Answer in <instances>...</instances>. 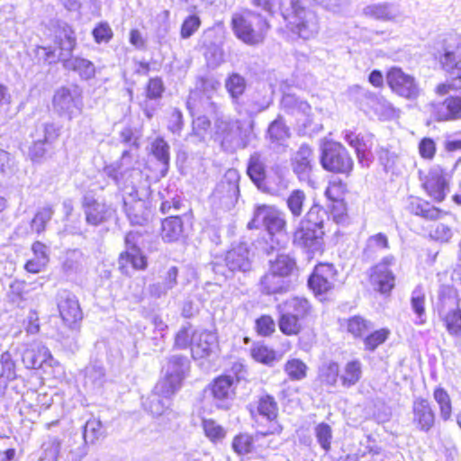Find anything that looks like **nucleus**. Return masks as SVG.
Returning a JSON list of instances; mask_svg holds the SVG:
<instances>
[{
	"label": "nucleus",
	"mask_w": 461,
	"mask_h": 461,
	"mask_svg": "<svg viewBox=\"0 0 461 461\" xmlns=\"http://www.w3.org/2000/svg\"><path fill=\"white\" fill-rule=\"evenodd\" d=\"M267 136L271 142L276 143H281L289 138V128L285 125L282 116H277V118L269 124Z\"/></svg>",
	"instance_id": "obj_51"
},
{
	"label": "nucleus",
	"mask_w": 461,
	"mask_h": 461,
	"mask_svg": "<svg viewBox=\"0 0 461 461\" xmlns=\"http://www.w3.org/2000/svg\"><path fill=\"white\" fill-rule=\"evenodd\" d=\"M217 348V337L213 332H194L192 338V356L194 359L209 357Z\"/></svg>",
	"instance_id": "obj_30"
},
{
	"label": "nucleus",
	"mask_w": 461,
	"mask_h": 461,
	"mask_svg": "<svg viewBox=\"0 0 461 461\" xmlns=\"http://www.w3.org/2000/svg\"><path fill=\"white\" fill-rule=\"evenodd\" d=\"M447 330L452 336L461 334V309L456 307L442 316Z\"/></svg>",
	"instance_id": "obj_54"
},
{
	"label": "nucleus",
	"mask_w": 461,
	"mask_h": 461,
	"mask_svg": "<svg viewBox=\"0 0 461 461\" xmlns=\"http://www.w3.org/2000/svg\"><path fill=\"white\" fill-rule=\"evenodd\" d=\"M71 438L68 444L62 447V441L56 436H49L42 443L43 459L52 461H81L86 454V447L83 445L73 446Z\"/></svg>",
	"instance_id": "obj_11"
},
{
	"label": "nucleus",
	"mask_w": 461,
	"mask_h": 461,
	"mask_svg": "<svg viewBox=\"0 0 461 461\" xmlns=\"http://www.w3.org/2000/svg\"><path fill=\"white\" fill-rule=\"evenodd\" d=\"M187 109L191 114H200L216 118L220 106L212 101V95H202L198 91H191L186 102Z\"/></svg>",
	"instance_id": "obj_29"
},
{
	"label": "nucleus",
	"mask_w": 461,
	"mask_h": 461,
	"mask_svg": "<svg viewBox=\"0 0 461 461\" xmlns=\"http://www.w3.org/2000/svg\"><path fill=\"white\" fill-rule=\"evenodd\" d=\"M420 179L428 195L436 202H442L449 192L448 176L438 167H432L424 176L420 172Z\"/></svg>",
	"instance_id": "obj_16"
},
{
	"label": "nucleus",
	"mask_w": 461,
	"mask_h": 461,
	"mask_svg": "<svg viewBox=\"0 0 461 461\" xmlns=\"http://www.w3.org/2000/svg\"><path fill=\"white\" fill-rule=\"evenodd\" d=\"M293 171L301 181H308L314 164L312 149L308 144H302L291 158Z\"/></svg>",
	"instance_id": "obj_27"
},
{
	"label": "nucleus",
	"mask_w": 461,
	"mask_h": 461,
	"mask_svg": "<svg viewBox=\"0 0 461 461\" xmlns=\"http://www.w3.org/2000/svg\"><path fill=\"white\" fill-rule=\"evenodd\" d=\"M189 366L190 361L186 357L183 355L171 356L164 366L165 377L158 383H165L167 387L176 392L181 387Z\"/></svg>",
	"instance_id": "obj_18"
},
{
	"label": "nucleus",
	"mask_w": 461,
	"mask_h": 461,
	"mask_svg": "<svg viewBox=\"0 0 461 461\" xmlns=\"http://www.w3.org/2000/svg\"><path fill=\"white\" fill-rule=\"evenodd\" d=\"M277 324L280 331L285 336H297L303 328V321L297 319L294 315L286 313L283 311H277Z\"/></svg>",
	"instance_id": "obj_40"
},
{
	"label": "nucleus",
	"mask_w": 461,
	"mask_h": 461,
	"mask_svg": "<svg viewBox=\"0 0 461 461\" xmlns=\"http://www.w3.org/2000/svg\"><path fill=\"white\" fill-rule=\"evenodd\" d=\"M411 310L416 315L414 323L423 325L427 321L425 311V294L420 286H416L411 296Z\"/></svg>",
	"instance_id": "obj_45"
},
{
	"label": "nucleus",
	"mask_w": 461,
	"mask_h": 461,
	"mask_svg": "<svg viewBox=\"0 0 461 461\" xmlns=\"http://www.w3.org/2000/svg\"><path fill=\"white\" fill-rule=\"evenodd\" d=\"M83 253L78 249H73L67 253L63 262V269L67 274L77 273L81 267Z\"/></svg>",
	"instance_id": "obj_64"
},
{
	"label": "nucleus",
	"mask_w": 461,
	"mask_h": 461,
	"mask_svg": "<svg viewBox=\"0 0 461 461\" xmlns=\"http://www.w3.org/2000/svg\"><path fill=\"white\" fill-rule=\"evenodd\" d=\"M258 412L263 418L272 421L276 420L278 413V407L275 398L271 395L260 397L258 402Z\"/></svg>",
	"instance_id": "obj_53"
},
{
	"label": "nucleus",
	"mask_w": 461,
	"mask_h": 461,
	"mask_svg": "<svg viewBox=\"0 0 461 461\" xmlns=\"http://www.w3.org/2000/svg\"><path fill=\"white\" fill-rule=\"evenodd\" d=\"M362 375V364L359 360H352L346 364L343 374L340 375L342 385L350 387L356 384Z\"/></svg>",
	"instance_id": "obj_50"
},
{
	"label": "nucleus",
	"mask_w": 461,
	"mask_h": 461,
	"mask_svg": "<svg viewBox=\"0 0 461 461\" xmlns=\"http://www.w3.org/2000/svg\"><path fill=\"white\" fill-rule=\"evenodd\" d=\"M324 230L304 226L303 223L294 233V243L303 248L308 253L314 254L322 249Z\"/></svg>",
	"instance_id": "obj_21"
},
{
	"label": "nucleus",
	"mask_w": 461,
	"mask_h": 461,
	"mask_svg": "<svg viewBox=\"0 0 461 461\" xmlns=\"http://www.w3.org/2000/svg\"><path fill=\"white\" fill-rule=\"evenodd\" d=\"M286 5L284 20L292 32L304 40L317 35L320 24L315 12L307 8L302 0L287 1Z\"/></svg>",
	"instance_id": "obj_2"
},
{
	"label": "nucleus",
	"mask_w": 461,
	"mask_h": 461,
	"mask_svg": "<svg viewBox=\"0 0 461 461\" xmlns=\"http://www.w3.org/2000/svg\"><path fill=\"white\" fill-rule=\"evenodd\" d=\"M105 437V431L103 427V423L100 420L90 419L83 427L82 438L84 443L78 445H94L98 440L103 439Z\"/></svg>",
	"instance_id": "obj_41"
},
{
	"label": "nucleus",
	"mask_w": 461,
	"mask_h": 461,
	"mask_svg": "<svg viewBox=\"0 0 461 461\" xmlns=\"http://www.w3.org/2000/svg\"><path fill=\"white\" fill-rule=\"evenodd\" d=\"M51 354L47 347L41 343H34L23 354V361L28 368L38 369L43 364L51 360Z\"/></svg>",
	"instance_id": "obj_34"
},
{
	"label": "nucleus",
	"mask_w": 461,
	"mask_h": 461,
	"mask_svg": "<svg viewBox=\"0 0 461 461\" xmlns=\"http://www.w3.org/2000/svg\"><path fill=\"white\" fill-rule=\"evenodd\" d=\"M396 258L393 255L384 257L377 264L370 268V280H376L379 275L386 276L388 277H395L391 267L395 266Z\"/></svg>",
	"instance_id": "obj_52"
},
{
	"label": "nucleus",
	"mask_w": 461,
	"mask_h": 461,
	"mask_svg": "<svg viewBox=\"0 0 461 461\" xmlns=\"http://www.w3.org/2000/svg\"><path fill=\"white\" fill-rule=\"evenodd\" d=\"M286 221L285 214L274 206L261 204L257 205L253 212L251 221L248 222V229L264 228L267 233H285Z\"/></svg>",
	"instance_id": "obj_10"
},
{
	"label": "nucleus",
	"mask_w": 461,
	"mask_h": 461,
	"mask_svg": "<svg viewBox=\"0 0 461 461\" xmlns=\"http://www.w3.org/2000/svg\"><path fill=\"white\" fill-rule=\"evenodd\" d=\"M280 105L282 110L292 115L309 117L312 113V107L308 102L294 94L284 93Z\"/></svg>",
	"instance_id": "obj_36"
},
{
	"label": "nucleus",
	"mask_w": 461,
	"mask_h": 461,
	"mask_svg": "<svg viewBox=\"0 0 461 461\" xmlns=\"http://www.w3.org/2000/svg\"><path fill=\"white\" fill-rule=\"evenodd\" d=\"M81 207L85 214L86 222L94 227L107 222L115 209L104 201H99L91 191L86 192L81 198Z\"/></svg>",
	"instance_id": "obj_15"
},
{
	"label": "nucleus",
	"mask_w": 461,
	"mask_h": 461,
	"mask_svg": "<svg viewBox=\"0 0 461 461\" xmlns=\"http://www.w3.org/2000/svg\"><path fill=\"white\" fill-rule=\"evenodd\" d=\"M321 163L324 169L348 175L354 166L352 158L347 149L339 142L324 144L321 156Z\"/></svg>",
	"instance_id": "obj_9"
},
{
	"label": "nucleus",
	"mask_w": 461,
	"mask_h": 461,
	"mask_svg": "<svg viewBox=\"0 0 461 461\" xmlns=\"http://www.w3.org/2000/svg\"><path fill=\"white\" fill-rule=\"evenodd\" d=\"M374 328L373 323L360 315L348 319L347 330L354 338H364Z\"/></svg>",
	"instance_id": "obj_48"
},
{
	"label": "nucleus",
	"mask_w": 461,
	"mask_h": 461,
	"mask_svg": "<svg viewBox=\"0 0 461 461\" xmlns=\"http://www.w3.org/2000/svg\"><path fill=\"white\" fill-rule=\"evenodd\" d=\"M151 153L160 162L161 173L165 175L168 170L170 161L168 143L163 138H156L151 143Z\"/></svg>",
	"instance_id": "obj_46"
},
{
	"label": "nucleus",
	"mask_w": 461,
	"mask_h": 461,
	"mask_svg": "<svg viewBox=\"0 0 461 461\" xmlns=\"http://www.w3.org/2000/svg\"><path fill=\"white\" fill-rule=\"evenodd\" d=\"M210 391L218 408L228 409L235 393L231 375H221L213 380Z\"/></svg>",
	"instance_id": "obj_25"
},
{
	"label": "nucleus",
	"mask_w": 461,
	"mask_h": 461,
	"mask_svg": "<svg viewBox=\"0 0 461 461\" xmlns=\"http://www.w3.org/2000/svg\"><path fill=\"white\" fill-rule=\"evenodd\" d=\"M412 424L422 432H429L435 424V412L428 400L419 397L412 402Z\"/></svg>",
	"instance_id": "obj_24"
},
{
	"label": "nucleus",
	"mask_w": 461,
	"mask_h": 461,
	"mask_svg": "<svg viewBox=\"0 0 461 461\" xmlns=\"http://www.w3.org/2000/svg\"><path fill=\"white\" fill-rule=\"evenodd\" d=\"M327 219H329L327 211L318 204H313L300 223L311 228L323 230Z\"/></svg>",
	"instance_id": "obj_47"
},
{
	"label": "nucleus",
	"mask_w": 461,
	"mask_h": 461,
	"mask_svg": "<svg viewBox=\"0 0 461 461\" xmlns=\"http://www.w3.org/2000/svg\"><path fill=\"white\" fill-rule=\"evenodd\" d=\"M247 175L252 183L263 193L274 194L278 190L267 182V157L260 151H254L247 162Z\"/></svg>",
	"instance_id": "obj_17"
},
{
	"label": "nucleus",
	"mask_w": 461,
	"mask_h": 461,
	"mask_svg": "<svg viewBox=\"0 0 461 461\" xmlns=\"http://www.w3.org/2000/svg\"><path fill=\"white\" fill-rule=\"evenodd\" d=\"M269 270L288 278L296 270L295 259L287 254H277L276 259L269 260Z\"/></svg>",
	"instance_id": "obj_44"
},
{
	"label": "nucleus",
	"mask_w": 461,
	"mask_h": 461,
	"mask_svg": "<svg viewBox=\"0 0 461 461\" xmlns=\"http://www.w3.org/2000/svg\"><path fill=\"white\" fill-rule=\"evenodd\" d=\"M202 426L205 436L212 442L215 443L221 441L226 436V431L223 427L212 419H203Z\"/></svg>",
	"instance_id": "obj_58"
},
{
	"label": "nucleus",
	"mask_w": 461,
	"mask_h": 461,
	"mask_svg": "<svg viewBox=\"0 0 461 461\" xmlns=\"http://www.w3.org/2000/svg\"><path fill=\"white\" fill-rule=\"evenodd\" d=\"M183 234V221L179 216L166 218L161 223V238L165 242H174Z\"/></svg>",
	"instance_id": "obj_39"
},
{
	"label": "nucleus",
	"mask_w": 461,
	"mask_h": 461,
	"mask_svg": "<svg viewBox=\"0 0 461 461\" xmlns=\"http://www.w3.org/2000/svg\"><path fill=\"white\" fill-rule=\"evenodd\" d=\"M54 41L59 50V55L56 50L47 47H38L37 56L50 64L54 63L63 57H69L77 45V38L72 28L63 21H55Z\"/></svg>",
	"instance_id": "obj_5"
},
{
	"label": "nucleus",
	"mask_w": 461,
	"mask_h": 461,
	"mask_svg": "<svg viewBox=\"0 0 461 461\" xmlns=\"http://www.w3.org/2000/svg\"><path fill=\"white\" fill-rule=\"evenodd\" d=\"M142 236L138 231H129L124 238L125 250L120 254L119 269L131 276L132 271L145 270L148 267L146 256L140 249Z\"/></svg>",
	"instance_id": "obj_6"
},
{
	"label": "nucleus",
	"mask_w": 461,
	"mask_h": 461,
	"mask_svg": "<svg viewBox=\"0 0 461 461\" xmlns=\"http://www.w3.org/2000/svg\"><path fill=\"white\" fill-rule=\"evenodd\" d=\"M267 238L265 240L264 245L262 246V250L267 255L273 254L275 252L280 254V249L285 247L286 242L285 233H267Z\"/></svg>",
	"instance_id": "obj_59"
},
{
	"label": "nucleus",
	"mask_w": 461,
	"mask_h": 461,
	"mask_svg": "<svg viewBox=\"0 0 461 461\" xmlns=\"http://www.w3.org/2000/svg\"><path fill=\"white\" fill-rule=\"evenodd\" d=\"M306 195L300 189L293 190L286 198V205L294 218L302 215Z\"/></svg>",
	"instance_id": "obj_56"
},
{
	"label": "nucleus",
	"mask_w": 461,
	"mask_h": 461,
	"mask_svg": "<svg viewBox=\"0 0 461 461\" xmlns=\"http://www.w3.org/2000/svg\"><path fill=\"white\" fill-rule=\"evenodd\" d=\"M390 330L387 329H380L373 332L367 333L363 338L364 348L367 351H375L382 345L389 337Z\"/></svg>",
	"instance_id": "obj_57"
},
{
	"label": "nucleus",
	"mask_w": 461,
	"mask_h": 461,
	"mask_svg": "<svg viewBox=\"0 0 461 461\" xmlns=\"http://www.w3.org/2000/svg\"><path fill=\"white\" fill-rule=\"evenodd\" d=\"M291 286L290 278L277 275L271 270L261 278V289L267 294H283L289 291Z\"/></svg>",
	"instance_id": "obj_35"
},
{
	"label": "nucleus",
	"mask_w": 461,
	"mask_h": 461,
	"mask_svg": "<svg viewBox=\"0 0 461 461\" xmlns=\"http://www.w3.org/2000/svg\"><path fill=\"white\" fill-rule=\"evenodd\" d=\"M440 64L452 79V89L461 92V43L454 50H446Z\"/></svg>",
	"instance_id": "obj_28"
},
{
	"label": "nucleus",
	"mask_w": 461,
	"mask_h": 461,
	"mask_svg": "<svg viewBox=\"0 0 461 461\" xmlns=\"http://www.w3.org/2000/svg\"><path fill=\"white\" fill-rule=\"evenodd\" d=\"M53 213V209L50 206H46L39 210L31 221L32 230L37 233L44 231L46 224L50 221Z\"/></svg>",
	"instance_id": "obj_60"
},
{
	"label": "nucleus",
	"mask_w": 461,
	"mask_h": 461,
	"mask_svg": "<svg viewBox=\"0 0 461 461\" xmlns=\"http://www.w3.org/2000/svg\"><path fill=\"white\" fill-rule=\"evenodd\" d=\"M105 381V370L99 363H92L85 369V386L96 389L103 386Z\"/></svg>",
	"instance_id": "obj_43"
},
{
	"label": "nucleus",
	"mask_w": 461,
	"mask_h": 461,
	"mask_svg": "<svg viewBox=\"0 0 461 461\" xmlns=\"http://www.w3.org/2000/svg\"><path fill=\"white\" fill-rule=\"evenodd\" d=\"M339 365L335 362L324 364L320 368V379L322 383L328 385H335L339 377Z\"/></svg>",
	"instance_id": "obj_63"
},
{
	"label": "nucleus",
	"mask_w": 461,
	"mask_h": 461,
	"mask_svg": "<svg viewBox=\"0 0 461 461\" xmlns=\"http://www.w3.org/2000/svg\"><path fill=\"white\" fill-rule=\"evenodd\" d=\"M366 16L376 20L392 21L400 15L397 5L391 3L373 4L364 8Z\"/></svg>",
	"instance_id": "obj_37"
},
{
	"label": "nucleus",
	"mask_w": 461,
	"mask_h": 461,
	"mask_svg": "<svg viewBox=\"0 0 461 461\" xmlns=\"http://www.w3.org/2000/svg\"><path fill=\"white\" fill-rule=\"evenodd\" d=\"M307 366L300 359L288 360L285 365V372L291 380H302L306 376Z\"/></svg>",
	"instance_id": "obj_61"
},
{
	"label": "nucleus",
	"mask_w": 461,
	"mask_h": 461,
	"mask_svg": "<svg viewBox=\"0 0 461 461\" xmlns=\"http://www.w3.org/2000/svg\"><path fill=\"white\" fill-rule=\"evenodd\" d=\"M433 397L438 404L441 419L443 420H449L452 413V405L447 392L442 387H438L433 393Z\"/></svg>",
	"instance_id": "obj_55"
},
{
	"label": "nucleus",
	"mask_w": 461,
	"mask_h": 461,
	"mask_svg": "<svg viewBox=\"0 0 461 461\" xmlns=\"http://www.w3.org/2000/svg\"><path fill=\"white\" fill-rule=\"evenodd\" d=\"M428 112L438 122L461 119V97L449 96L443 102H432L427 105Z\"/></svg>",
	"instance_id": "obj_23"
},
{
	"label": "nucleus",
	"mask_w": 461,
	"mask_h": 461,
	"mask_svg": "<svg viewBox=\"0 0 461 461\" xmlns=\"http://www.w3.org/2000/svg\"><path fill=\"white\" fill-rule=\"evenodd\" d=\"M60 129L53 122L41 123L32 134L33 142L29 148L28 156L33 163H41L48 149L59 138Z\"/></svg>",
	"instance_id": "obj_12"
},
{
	"label": "nucleus",
	"mask_w": 461,
	"mask_h": 461,
	"mask_svg": "<svg viewBox=\"0 0 461 461\" xmlns=\"http://www.w3.org/2000/svg\"><path fill=\"white\" fill-rule=\"evenodd\" d=\"M58 61H61L66 69L76 72L83 80L92 79L95 76V64L86 59L70 55L69 57H63Z\"/></svg>",
	"instance_id": "obj_33"
},
{
	"label": "nucleus",
	"mask_w": 461,
	"mask_h": 461,
	"mask_svg": "<svg viewBox=\"0 0 461 461\" xmlns=\"http://www.w3.org/2000/svg\"><path fill=\"white\" fill-rule=\"evenodd\" d=\"M389 241L385 234L379 232L370 236L366 242V247L363 250V255L366 258H372L376 252L388 249Z\"/></svg>",
	"instance_id": "obj_49"
},
{
	"label": "nucleus",
	"mask_w": 461,
	"mask_h": 461,
	"mask_svg": "<svg viewBox=\"0 0 461 461\" xmlns=\"http://www.w3.org/2000/svg\"><path fill=\"white\" fill-rule=\"evenodd\" d=\"M276 311H283L305 321L311 316L312 307L306 298L294 296L277 304Z\"/></svg>",
	"instance_id": "obj_32"
},
{
	"label": "nucleus",
	"mask_w": 461,
	"mask_h": 461,
	"mask_svg": "<svg viewBox=\"0 0 461 461\" xmlns=\"http://www.w3.org/2000/svg\"><path fill=\"white\" fill-rule=\"evenodd\" d=\"M386 82L394 94L410 101L417 100L422 93L416 78L400 68L393 67L387 72Z\"/></svg>",
	"instance_id": "obj_14"
},
{
	"label": "nucleus",
	"mask_w": 461,
	"mask_h": 461,
	"mask_svg": "<svg viewBox=\"0 0 461 461\" xmlns=\"http://www.w3.org/2000/svg\"><path fill=\"white\" fill-rule=\"evenodd\" d=\"M240 176L237 169H228L211 195L212 205L223 210L232 209L240 196Z\"/></svg>",
	"instance_id": "obj_7"
},
{
	"label": "nucleus",
	"mask_w": 461,
	"mask_h": 461,
	"mask_svg": "<svg viewBox=\"0 0 461 461\" xmlns=\"http://www.w3.org/2000/svg\"><path fill=\"white\" fill-rule=\"evenodd\" d=\"M344 139L348 144L355 149L358 163L363 167H368L372 163L371 149L374 144V135L371 133L363 134L347 131Z\"/></svg>",
	"instance_id": "obj_19"
},
{
	"label": "nucleus",
	"mask_w": 461,
	"mask_h": 461,
	"mask_svg": "<svg viewBox=\"0 0 461 461\" xmlns=\"http://www.w3.org/2000/svg\"><path fill=\"white\" fill-rule=\"evenodd\" d=\"M230 25L234 35L249 46L262 43L269 30V24L265 17L247 9L234 13Z\"/></svg>",
	"instance_id": "obj_1"
},
{
	"label": "nucleus",
	"mask_w": 461,
	"mask_h": 461,
	"mask_svg": "<svg viewBox=\"0 0 461 461\" xmlns=\"http://www.w3.org/2000/svg\"><path fill=\"white\" fill-rule=\"evenodd\" d=\"M176 393L175 391L167 387L165 383H157L152 393L143 402L146 411L154 416H160L171 405V397Z\"/></svg>",
	"instance_id": "obj_20"
},
{
	"label": "nucleus",
	"mask_w": 461,
	"mask_h": 461,
	"mask_svg": "<svg viewBox=\"0 0 461 461\" xmlns=\"http://www.w3.org/2000/svg\"><path fill=\"white\" fill-rule=\"evenodd\" d=\"M224 86L236 112L241 114L243 111L241 98L247 88L246 78L240 74L233 72L226 77Z\"/></svg>",
	"instance_id": "obj_31"
},
{
	"label": "nucleus",
	"mask_w": 461,
	"mask_h": 461,
	"mask_svg": "<svg viewBox=\"0 0 461 461\" xmlns=\"http://www.w3.org/2000/svg\"><path fill=\"white\" fill-rule=\"evenodd\" d=\"M409 207L413 214L429 221L438 220L442 214V212L438 208L420 198H413Z\"/></svg>",
	"instance_id": "obj_42"
},
{
	"label": "nucleus",
	"mask_w": 461,
	"mask_h": 461,
	"mask_svg": "<svg viewBox=\"0 0 461 461\" xmlns=\"http://www.w3.org/2000/svg\"><path fill=\"white\" fill-rule=\"evenodd\" d=\"M123 193L124 211L132 225H144L149 221V210L146 199L150 194L148 181L131 185L129 188H121Z\"/></svg>",
	"instance_id": "obj_3"
},
{
	"label": "nucleus",
	"mask_w": 461,
	"mask_h": 461,
	"mask_svg": "<svg viewBox=\"0 0 461 461\" xmlns=\"http://www.w3.org/2000/svg\"><path fill=\"white\" fill-rule=\"evenodd\" d=\"M136 158L135 149H124L120 160L106 166L104 172L119 188H129L131 185L142 184L148 181L144 178L142 172L138 168L131 167Z\"/></svg>",
	"instance_id": "obj_4"
},
{
	"label": "nucleus",
	"mask_w": 461,
	"mask_h": 461,
	"mask_svg": "<svg viewBox=\"0 0 461 461\" xmlns=\"http://www.w3.org/2000/svg\"><path fill=\"white\" fill-rule=\"evenodd\" d=\"M58 308L62 320L68 324H73L82 320L83 313L77 296L68 290L58 294Z\"/></svg>",
	"instance_id": "obj_26"
},
{
	"label": "nucleus",
	"mask_w": 461,
	"mask_h": 461,
	"mask_svg": "<svg viewBox=\"0 0 461 461\" xmlns=\"http://www.w3.org/2000/svg\"><path fill=\"white\" fill-rule=\"evenodd\" d=\"M158 197L161 201L160 211L164 214L170 212L171 209L177 211L181 207V197L175 185H167L162 188L158 192Z\"/></svg>",
	"instance_id": "obj_38"
},
{
	"label": "nucleus",
	"mask_w": 461,
	"mask_h": 461,
	"mask_svg": "<svg viewBox=\"0 0 461 461\" xmlns=\"http://www.w3.org/2000/svg\"><path fill=\"white\" fill-rule=\"evenodd\" d=\"M336 270L330 264H319L308 279L309 287L316 294H322L334 287Z\"/></svg>",
	"instance_id": "obj_22"
},
{
	"label": "nucleus",
	"mask_w": 461,
	"mask_h": 461,
	"mask_svg": "<svg viewBox=\"0 0 461 461\" xmlns=\"http://www.w3.org/2000/svg\"><path fill=\"white\" fill-rule=\"evenodd\" d=\"M315 436L321 448L328 452L330 449L332 429L327 423L321 422L315 427Z\"/></svg>",
	"instance_id": "obj_62"
},
{
	"label": "nucleus",
	"mask_w": 461,
	"mask_h": 461,
	"mask_svg": "<svg viewBox=\"0 0 461 461\" xmlns=\"http://www.w3.org/2000/svg\"><path fill=\"white\" fill-rule=\"evenodd\" d=\"M82 105L81 91L77 86L59 87L52 98L53 110L68 120L81 111Z\"/></svg>",
	"instance_id": "obj_13"
},
{
	"label": "nucleus",
	"mask_w": 461,
	"mask_h": 461,
	"mask_svg": "<svg viewBox=\"0 0 461 461\" xmlns=\"http://www.w3.org/2000/svg\"><path fill=\"white\" fill-rule=\"evenodd\" d=\"M225 267L219 262H212L211 268L216 274L229 277V273L248 272L251 269V255L246 242H240L231 247L225 255Z\"/></svg>",
	"instance_id": "obj_8"
}]
</instances>
